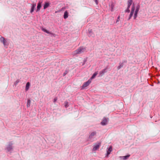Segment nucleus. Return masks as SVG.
<instances>
[{"instance_id": "1", "label": "nucleus", "mask_w": 160, "mask_h": 160, "mask_svg": "<svg viewBox=\"0 0 160 160\" xmlns=\"http://www.w3.org/2000/svg\"><path fill=\"white\" fill-rule=\"evenodd\" d=\"M86 50V48L80 47L74 52V54H80L84 52Z\"/></svg>"}, {"instance_id": "2", "label": "nucleus", "mask_w": 160, "mask_h": 160, "mask_svg": "<svg viewBox=\"0 0 160 160\" xmlns=\"http://www.w3.org/2000/svg\"><path fill=\"white\" fill-rule=\"evenodd\" d=\"M96 132H91L88 138V140L92 141L94 140V137L96 135Z\"/></svg>"}, {"instance_id": "3", "label": "nucleus", "mask_w": 160, "mask_h": 160, "mask_svg": "<svg viewBox=\"0 0 160 160\" xmlns=\"http://www.w3.org/2000/svg\"><path fill=\"white\" fill-rule=\"evenodd\" d=\"M91 82V79H89L87 82H84L81 87V89H85L86 87H87L90 84Z\"/></svg>"}, {"instance_id": "4", "label": "nucleus", "mask_w": 160, "mask_h": 160, "mask_svg": "<svg viewBox=\"0 0 160 160\" xmlns=\"http://www.w3.org/2000/svg\"><path fill=\"white\" fill-rule=\"evenodd\" d=\"M134 10H135V6H134V4H133L132 7L131 11L129 15V18L128 19V20H130L131 18V17H132V16L133 15Z\"/></svg>"}, {"instance_id": "5", "label": "nucleus", "mask_w": 160, "mask_h": 160, "mask_svg": "<svg viewBox=\"0 0 160 160\" xmlns=\"http://www.w3.org/2000/svg\"><path fill=\"white\" fill-rule=\"evenodd\" d=\"M101 145V143L98 142L97 144L94 146L93 148V150L94 151L96 150L99 148V147Z\"/></svg>"}, {"instance_id": "6", "label": "nucleus", "mask_w": 160, "mask_h": 160, "mask_svg": "<svg viewBox=\"0 0 160 160\" xmlns=\"http://www.w3.org/2000/svg\"><path fill=\"white\" fill-rule=\"evenodd\" d=\"M108 69L107 67L105 69L102 70L99 72V74L100 75H102L104 74V73L107 72V69Z\"/></svg>"}, {"instance_id": "7", "label": "nucleus", "mask_w": 160, "mask_h": 160, "mask_svg": "<svg viewBox=\"0 0 160 160\" xmlns=\"http://www.w3.org/2000/svg\"><path fill=\"white\" fill-rule=\"evenodd\" d=\"M41 7V4L40 2H39L38 4V5L37 7V9L36 10V12H38L40 11V8Z\"/></svg>"}, {"instance_id": "8", "label": "nucleus", "mask_w": 160, "mask_h": 160, "mask_svg": "<svg viewBox=\"0 0 160 160\" xmlns=\"http://www.w3.org/2000/svg\"><path fill=\"white\" fill-rule=\"evenodd\" d=\"M36 6V4L33 3L32 4V6L31 7V10L30 11V12L31 13H32L33 12Z\"/></svg>"}, {"instance_id": "9", "label": "nucleus", "mask_w": 160, "mask_h": 160, "mask_svg": "<svg viewBox=\"0 0 160 160\" xmlns=\"http://www.w3.org/2000/svg\"><path fill=\"white\" fill-rule=\"evenodd\" d=\"M108 120L107 119L104 118L101 122L102 124L103 125H104L107 124Z\"/></svg>"}, {"instance_id": "10", "label": "nucleus", "mask_w": 160, "mask_h": 160, "mask_svg": "<svg viewBox=\"0 0 160 160\" xmlns=\"http://www.w3.org/2000/svg\"><path fill=\"white\" fill-rule=\"evenodd\" d=\"M140 5L139 4H138L136 7V10L135 12V13H138L139 10L140 8Z\"/></svg>"}, {"instance_id": "11", "label": "nucleus", "mask_w": 160, "mask_h": 160, "mask_svg": "<svg viewBox=\"0 0 160 160\" xmlns=\"http://www.w3.org/2000/svg\"><path fill=\"white\" fill-rule=\"evenodd\" d=\"M112 147L110 146L107 151V156H108L109 154L112 151Z\"/></svg>"}, {"instance_id": "12", "label": "nucleus", "mask_w": 160, "mask_h": 160, "mask_svg": "<svg viewBox=\"0 0 160 160\" xmlns=\"http://www.w3.org/2000/svg\"><path fill=\"white\" fill-rule=\"evenodd\" d=\"M68 17V13L67 11H66L64 13L63 16V18L64 19L67 18Z\"/></svg>"}, {"instance_id": "13", "label": "nucleus", "mask_w": 160, "mask_h": 160, "mask_svg": "<svg viewBox=\"0 0 160 160\" xmlns=\"http://www.w3.org/2000/svg\"><path fill=\"white\" fill-rule=\"evenodd\" d=\"M30 85V83L29 82L27 83L25 87L26 90H28L29 89Z\"/></svg>"}, {"instance_id": "14", "label": "nucleus", "mask_w": 160, "mask_h": 160, "mask_svg": "<svg viewBox=\"0 0 160 160\" xmlns=\"http://www.w3.org/2000/svg\"><path fill=\"white\" fill-rule=\"evenodd\" d=\"M132 0H128V7L130 8L131 5H132Z\"/></svg>"}, {"instance_id": "15", "label": "nucleus", "mask_w": 160, "mask_h": 160, "mask_svg": "<svg viewBox=\"0 0 160 160\" xmlns=\"http://www.w3.org/2000/svg\"><path fill=\"white\" fill-rule=\"evenodd\" d=\"M49 5V3L48 2H46L43 6V8L44 9H45L48 8Z\"/></svg>"}, {"instance_id": "16", "label": "nucleus", "mask_w": 160, "mask_h": 160, "mask_svg": "<svg viewBox=\"0 0 160 160\" xmlns=\"http://www.w3.org/2000/svg\"><path fill=\"white\" fill-rule=\"evenodd\" d=\"M130 155H128L125 156L120 157V158L121 159H126L130 157Z\"/></svg>"}, {"instance_id": "17", "label": "nucleus", "mask_w": 160, "mask_h": 160, "mask_svg": "<svg viewBox=\"0 0 160 160\" xmlns=\"http://www.w3.org/2000/svg\"><path fill=\"white\" fill-rule=\"evenodd\" d=\"M7 149L8 151H10L12 149V147L11 145H9L7 148Z\"/></svg>"}, {"instance_id": "18", "label": "nucleus", "mask_w": 160, "mask_h": 160, "mask_svg": "<svg viewBox=\"0 0 160 160\" xmlns=\"http://www.w3.org/2000/svg\"><path fill=\"white\" fill-rule=\"evenodd\" d=\"M20 80L19 79L17 80L14 83V85L16 86L17 85V84H18V83L20 82Z\"/></svg>"}, {"instance_id": "19", "label": "nucleus", "mask_w": 160, "mask_h": 160, "mask_svg": "<svg viewBox=\"0 0 160 160\" xmlns=\"http://www.w3.org/2000/svg\"><path fill=\"white\" fill-rule=\"evenodd\" d=\"M31 101L29 99H28L27 101V106L28 107H29L30 105Z\"/></svg>"}, {"instance_id": "20", "label": "nucleus", "mask_w": 160, "mask_h": 160, "mask_svg": "<svg viewBox=\"0 0 160 160\" xmlns=\"http://www.w3.org/2000/svg\"><path fill=\"white\" fill-rule=\"evenodd\" d=\"M42 30L43 32L47 33H49V32L48 30H47L45 28H42Z\"/></svg>"}, {"instance_id": "21", "label": "nucleus", "mask_w": 160, "mask_h": 160, "mask_svg": "<svg viewBox=\"0 0 160 160\" xmlns=\"http://www.w3.org/2000/svg\"><path fill=\"white\" fill-rule=\"evenodd\" d=\"M5 40V38H4L3 37H2L0 38V42H2H2H3L4 41V40Z\"/></svg>"}, {"instance_id": "22", "label": "nucleus", "mask_w": 160, "mask_h": 160, "mask_svg": "<svg viewBox=\"0 0 160 160\" xmlns=\"http://www.w3.org/2000/svg\"><path fill=\"white\" fill-rule=\"evenodd\" d=\"M123 66V65L122 64V63L120 64V65L118 66L117 67V69L118 70H119Z\"/></svg>"}, {"instance_id": "23", "label": "nucleus", "mask_w": 160, "mask_h": 160, "mask_svg": "<svg viewBox=\"0 0 160 160\" xmlns=\"http://www.w3.org/2000/svg\"><path fill=\"white\" fill-rule=\"evenodd\" d=\"M129 8L127 7V9L125 11V12H130Z\"/></svg>"}, {"instance_id": "24", "label": "nucleus", "mask_w": 160, "mask_h": 160, "mask_svg": "<svg viewBox=\"0 0 160 160\" xmlns=\"http://www.w3.org/2000/svg\"><path fill=\"white\" fill-rule=\"evenodd\" d=\"M138 13H134V19H135L138 16Z\"/></svg>"}, {"instance_id": "25", "label": "nucleus", "mask_w": 160, "mask_h": 160, "mask_svg": "<svg viewBox=\"0 0 160 160\" xmlns=\"http://www.w3.org/2000/svg\"><path fill=\"white\" fill-rule=\"evenodd\" d=\"M7 41H6V40H4V41L2 42V43H3V45H4V46H7V45H8V44H7Z\"/></svg>"}, {"instance_id": "26", "label": "nucleus", "mask_w": 160, "mask_h": 160, "mask_svg": "<svg viewBox=\"0 0 160 160\" xmlns=\"http://www.w3.org/2000/svg\"><path fill=\"white\" fill-rule=\"evenodd\" d=\"M97 73L96 72H95L93 74V75L91 77V78H93L94 77L97 75Z\"/></svg>"}, {"instance_id": "27", "label": "nucleus", "mask_w": 160, "mask_h": 160, "mask_svg": "<svg viewBox=\"0 0 160 160\" xmlns=\"http://www.w3.org/2000/svg\"><path fill=\"white\" fill-rule=\"evenodd\" d=\"M68 102H64V107H65L66 108H67L68 106Z\"/></svg>"}, {"instance_id": "28", "label": "nucleus", "mask_w": 160, "mask_h": 160, "mask_svg": "<svg viewBox=\"0 0 160 160\" xmlns=\"http://www.w3.org/2000/svg\"><path fill=\"white\" fill-rule=\"evenodd\" d=\"M68 72V71L67 70H66L63 74V76H65Z\"/></svg>"}, {"instance_id": "29", "label": "nucleus", "mask_w": 160, "mask_h": 160, "mask_svg": "<svg viewBox=\"0 0 160 160\" xmlns=\"http://www.w3.org/2000/svg\"><path fill=\"white\" fill-rule=\"evenodd\" d=\"M120 16H118V17L117 21H116V22L117 23L119 21V19H120Z\"/></svg>"}, {"instance_id": "30", "label": "nucleus", "mask_w": 160, "mask_h": 160, "mask_svg": "<svg viewBox=\"0 0 160 160\" xmlns=\"http://www.w3.org/2000/svg\"><path fill=\"white\" fill-rule=\"evenodd\" d=\"M92 34H93V35H94V34L92 33V32L91 31H90L89 32V36H92Z\"/></svg>"}, {"instance_id": "31", "label": "nucleus", "mask_w": 160, "mask_h": 160, "mask_svg": "<svg viewBox=\"0 0 160 160\" xmlns=\"http://www.w3.org/2000/svg\"><path fill=\"white\" fill-rule=\"evenodd\" d=\"M96 4H98V0H94Z\"/></svg>"}, {"instance_id": "32", "label": "nucleus", "mask_w": 160, "mask_h": 160, "mask_svg": "<svg viewBox=\"0 0 160 160\" xmlns=\"http://www.w3.org/2000/svg\"><path fill=\"white\" fill-rule=\"evenodd\" d=\"M57 100V98H55L54 99V102H56Z\"/></svg>"}, {"instance_id": "33", "label": "nucleus", "mask_w": 160, "mask_h": 160, "mask_svg": "<svg viewBox=\"0 0 160 160\" xmlns=\"http://www.w3.org/2000/svg\"><path fill=\"white\" fill-rule=\"evenodd\" d=\"M113 6H112H112H111L112 8L111 9V11H113Z\"/></svg>"}]
</instances>
